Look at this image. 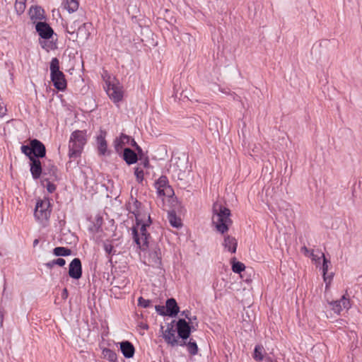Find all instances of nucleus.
Instances as JSON below:
<instances>
[{
	"instance_id": "1",
	"label": "nucleus",
	"mask_w": 362,
	"mask_h": 362,
	"mask_svg": "<svg viewBox=\"0 0 362 362\" xmlns=\"http://www.w3.org/2000/svg\"><path fill=\"white\" fill-rule=\"evenodd\" d=\"M230 216L229 209L219 203L214 204L212 223L217 231L223 234L228 230L229 226L232 224Z\"/></svg>"
},
{
	"instance_id": "22",
	"label": "nucleus",
	"mask_w": 362,
	"mask_h": 362,
	"mask_svg": "<svg viewBox=\"0 0 362 362\" xmlns=\"http://www.w3.org/2000/svg\"><path fill=\"white\" fill-rule=\"evenodd\" d=\"M223 245L225 249L228 251L232 253H235L236 252L238 242L235 238L230 235L226 236Z\"/></svg>"
},
{
	"instance_id": "2",
	"label": "nucleus",
	"mask_w": 362,
	"mask_h": 362,
	"mask_svg": "<svg viewBox=\"0 0 362 362\" xmlns=\"http://www.w3.org/2000/svg\"><path fill=\"white\" fill-rule=\"evenodd\" d=\"M151 224V217H148L141 221H136V225L132 227L134 240L140 249L145 250L148 247L150 234L147 232L146 228Z\"/></svg>"
},
{
	"instance_id": "40",
	"label": "nucleus",
	"mask_w": 362,
	"mask_h": 362,
	"mask_svg": "<svg viewBox=\"0 0 362 362\" xmlns=\"http://www.w3.org/2000/svg\"><path fill=\"white\" fill-rule=\"evenodd\" d=\"M89 27H90V25L88 23V26L86 27V29L83 30L82 33L81 34H78V36L81 35L82 37L87 40L90 35V33L88 31Z\"/></svg>"
},
{
	"instance_id": "10",
	"label": "nucleus",
	"mask_w": 362,
	"mask_h": 362,
	"mask_svg": "<svg viewBox=\"0 0 362 362\" xmlns=\"http://www.w3.org/2000/svg\"><path fill=\"white\" fill-rule=\"evenodd\" d=\"M155 187L157 193L160 196L170 197L173 193V189L168 183V180L165 176H161L155 183Z\"/></svg>"
},
{
	"instance_id": "34",
	"label": "nucleus",
	"mask_w": 362,
	"mask_h": 362,
	"mask_svg": "<svg viewBox=\"0 0 362 362\" xmlns=\"http://www.w3.org/2000/svg\"><path fill=\"white\" fill-rule=\"evenodd\" d=\"M151 301L148 299H144L142 297H139L138 299V305L142 308H146L150 306Z\"/></svg>"
},
{
	"instance_id": "50",
	"label": "nucleus",
	"mask_w": 362,
	"mask_h": 362,
	"mask_svg": "<svg viewBox=\"0 0 362 362\" xmlns=\"http://www.w3.org/2000/svg\"><path fill=\"white\" fill-rule=\"evenodd\" d=\"M38 243H39V240L38 239L34 240V241H33V246L34 247L37 246Z\"/></svg>"
},
{
	"instance_id": "38",
	"label": "nucleus",
	"mask_w": 362,
	"mask_h": 362,
	"mask_svg": "<svg viewBox=\"0 0 362 362\" xmlns=\"http://www.w3.org/2000/svg\"><path fill=\"white\" fill-rule=\"evenodd\" d=\"M155 309L159 315H163V316L167 315V313L165 311V307H164L163 305H156Z\"/></svg>"
},
{
	"instance_id": "39",
	"label": "nucleus",
	"mask_w": 362,
	"mask_h": 362,
	"mask_svg": "<svg viewBox=\"0 0 362 362\" xmlns=\"http://www.w3.org/2000/svg\"><path fill=\"white\" fill-rule=\"evenodd\" d=\"M181 315L184 316L189 321V322H192V315L189 310H183L181 313Z\"/></svg>"
},
{
	"instance_id": "18",
	"label": "nucleus",
	"mask_w": 362,
	"mask_h": 362,
	"mask_svg": "<svg viewBox=\"0 0 362 362\" xmlns=\"http://www.w3.org/2000/svg\"><path fill=\"white\" fill-rule=\"evenodd\" d=\"M120 349L125 358H132L134 354V347L133 344L128 341L120 343Z\"/></svg>"
},
{
	"instance_id": "27",
	"label": "nucleus",
	"mask_w": 362,
	"mask_h": 362,
	"mask_svg": "<svg viewBox=\"0 0 362 362\" xmlns=\"http://www.w3.org/2000/svg\"><path fill=\"white\" fill-rule=\"evenodd\" d=\"M310 257H311L312 261L316 264H319L320 263V259L325 257L324 253L320 250H312L310 254Z\"/></svg>"
},
{
	"instance_id": "33",
	"label": "nucleus",
	"mask_w": 362,
	"mask_h": 362,
	"mask_svg": "<svg viewBox=\"0 0 362 362\" xmlns=\"http://www.w3.org/2000/svg\"><path fill=\"white\" fill-rule=\"evenodd\" d=\"M21 149L22 153L27 156L30 160V158H34V156H33L32 146L30 144V146L23 145Z\"/></svg>"
},
{
	"instance_id": "12",
	"label": "nucleus",
	"mask_w": 362,
	"mask_h": 362,
	"mask_svg": "<svg viewBox=\"0 0 362 362\" xmlns=\"http://www.w3.org/2000/svg\"><path fill=\"white\" fill-rule=\"evenodd\" d=\"M69 275L74 279H78L82 276L81 262L78 258H74L69 264Z\"/></svg>"
},
{
	"instance_id": "51",
	"label": "nucleus",
	"mask_w": 362,
	"mask_h": 362,
	"mask_svg": "<svg viewBox=\"0 0 362 362\" xmlns=\"http://www.w3.org/2000/svg\"><path fill=\"white\" fill-rule=\"evenodd\" d=\"M2 321H3V315L2 313L0 312V326L2 325Z\"/></svg>"
},
{
	"instance_id": "31",
	"label": "nucleus",
	"mask_w": 362,
	"mask_h": 362,
	"mask_svg": "<svg viewBox=\"0 0 362 362\" xmlns=\"http://www.w3.org/2000/svg\"><path fill=\"white\" fill-rule=\"evenodd\" d=\"M102 354L103 358L107 361H112V358L117 357V354L115 351L106 348L103 350Z\"/></svg>"
},
{
	"instance_id": "47",
	"label": "nucleus",
	"mask_w": 362,
	"mask_h": 362,
	"mask_svg": "<svg viewBox=\"0 0 362 362\" xmlns=\"http://www.w3.org/2000/svg\"><path fill=\"white\" fill-rule=\"evenodd\" d=\"M68 297V291L66 288H64L62 293V298L63 299H66Z\"/></svg>"
},
{
	"instance_id": "42",
	"label": "nucleus",
	"mask_w": 362,
	"mask_h": 362,
	"mask_svg": "<svg viewBox=\"0 0 362 362\" xmlns=\"http://www.w3.org/2000/svg\"><path fill=\"white\" fill-rule=\"evenodd\" d=\"M141 160V164L146 168H148L149 167V160H148V158L147 157L144 158H142L141 156H140V159Z\"/></svg>"
},
{
	"instance_id": "11",
	"label": "nucleus",
	"mask_w": 362,
	"mask_h": 362,
	"mask_svg": "<svg viewBox=\"0 0 362 362\" xmlns=\"http://www.w3.org/2000/svg\"><path fill=\"white\" fill-rule=\"evenodd\" d=\"M329 305L334 313L339 315L344 309L348 310L351 308L350 299L344 295L340 300L330 302Z\"/></svg>"
},
{
	"instance_id": "9",
	"label": "nucleus",
	"mask_w": 362,
	"mask_h": 362,
	"mask_svg": "<svg viewBox=\"0 0 362 362\" xmlns=\"http://www.w3.org/2000/svg\"><path fill=\"white\" fill-rule=\"evenodd\" d=\"M106 92L114 103H118L122 100V86L115 80L107 82Z\"/></svg>"
},
{
	"instance_id": "45",
	"label": "nucleus",
	"mask_w": 362,
	"mask_h": 362,
	"mask_svg": "<svg viewBox=\"0 0 362 362\" xmlns=\"http://www.w3.org/2000/svg\"><path fill=\"white\" fill-rule=\"evenodd\" d=\"M47 190L49 192H52L55 190V186L53 184H51V183H49L47 185Z\"/></svg>"
},
{
	"instance_id": "3",
	"label": "nucleus",
	"mask_w": 362,
	"mask_h": 362,
	"mask_svg": "<svg viewBox=\"0 0 362 362\" xmlns=\"http://www.w3.org/2000/svg\"><path fill=\"white\" fill-rule=\"evenodd\" d=\"M86 141L87 139L85 132L76 130L72 132L69 144V156L71 159L76 160L81 157Z\"/></svg>"
},
{
	"instance_id": "5",
	"label": "nucleus",
	"mask_w": 362,
	"mask_h": 362,
	"mask_svg": "<svg viewBox=\"0 0 362 362\" xmlns=\"http://www.w3.org/2000/svg\"><path fill=\"white\" fill-rule=\"evenodd\" d=\"M51 213L50 203L47 199H39L36 202L34 216L35 219L44 226L46 225Z\"/></svg>"
},
{
	"instance_id": "32",
	"label": "nucleus",
	"mask_w": 362,
	"mask_h": 362,
	"mask_svg": "<svg viewBox=\"0 0 362 362\" xmlns=\"http://www.w3.org/2000/svg\"><path fill=\"white\" fill-rule=\"evenodd\" d=\"M245 269V264L240 262H234L232 265V270L234 273L240 274Z\"/></svg>"
},
{
	"instance_id": "15",
	"label": "nucleus",
	"mask_w": 362,
	"mask_h": 362,
	"mask_svg": "<svg viewBox=\"0 0 362 362\" xmlns=\"http://www.w3.org/2000/svg\"><path fill=\"white\" fill-rule=\"evenodd\" d=\"M88 23H83L78 20L72 22L69 25L66 27V31L70 35H76V37H78V34H81L83 30L86 29Z\"/></svg>"
},
{
	"instance_id": "4",
	"label": "nucleus",
	"mask_w": 362,
	"mask_h": 362,
	"mask_svg": "<svg viewBox=\"0 0 362 362\" xmlns=\"http://www.w3.org/2000/svg\"><path fill=\"white\" fill-rule=\"evenodd\" d=\"M50 78L54 88L59 90H64L66 88V80L64 73L60 70L59 61L57 57L50 62Z\"/></svg>"
},
{
	"instance_id": "48",
	"label": "nucleus",
	"mask_w": 362,
	"mask_h": 362,
	"mask_svg": "<svg viewBox=\"0 0 362 362\" xmlns=\"http://www.w3.org/2000/svg\"><path fill=\"white\" fill-rule=\"evenodd\" d=\"M112 250V247L111 245H106L105 246V251L108 253V254H110L111 253V251Z\"/></svg>"
},
{
	"instance_id": "43",
	"label": "nucleus",
	"mask_w": 362,
	"mask_h": 362,
	"mask_svg": "<svg viewBox=\"0 0 362 362\" xmlns=\"http://www.w3.org/2000/svg\"><path fill=\"white\" fill-rule=\"evenodd\" d=\"M56 265H59V267H63L66 264V261L62 258H58L54 259Z\"/></svg>"
},
{
	"instance_id": "6",
	"label": "nucleus",
	"mask_w": 362,
	"mask_h": 362,
	"mask_svg": "<svg viewBox=\"0 0 362 362\" xmlns=\"http://www.w3.org/2000/svg\"><path fill=\"white\" fill-rule=\"evenodd\" d=\"M127 210L129 213L134 214L136 221H141L150 217V214L141 203L133 197H131L128 202Z\"/></svg>"
},
{
	"instance_id": "41",
	"label": "nucleus",
	"mask_w": 362,
	"mask_h": 362,
	"mask_svg": "<svg viewBox=\"0 0 362 362\" xmlns=\"http://www.w3.org/2000/svg\"><path fill=\"white\" fill-rule=\"evenodd\" d=\"M129 143H130L131 146H132L133 147H134L136 148V150L138 151V153L139 154L142 153L141 148L136 144V142L134 141V139L131 138Z\"/></svg>"
},
{
	"instance_id": "35",
	"label": "nucleus",
	"mask_w": 362,
	"mask_h": 362,
	"mask_svg": "<svg viewBox=\"0 0 362 362\" xmlns=\"http://www.w3.org/2000/svg\"><path fill=\"white\" fill-rule=\"evenodd\" d=\"M134 175L139 182H141L144 180V171L140 168H136L134 170Z\"/></svg>"
},
{
	"instance_id": "21",
	"label": "nucleus",
	"mask_w": 362,
	"mask_h": 362,
	"mask_svg": "<svg viewBox=\"0 0 362 362\" xmlns=\"http://www.w3.org/2000/svg\"><path fill=\"white\" fill-rule=\"evenodd\" d=\"M130 139H131L130 136H129L124 134H122L119 138H117L115 140L114 146H115V151L117 153L121 151L124 145L129 144Z\"/></svg>"
},
{
	"instance_id": "29",
	"label": "nucleus",
	"mask_w": 362,
	"mask_h": 362,
	"mask_svg": "<svg viewBox=\"0 0 362 362\" xmlns=\"http://www.w3.org/2000/svg\"><path fill=\"white\" fill-rule=\"evenodd\" d=\"M185 346H187V351L190 354L195 355L197 354L198 346L195 341L190 339L188 342L186 341V344Z\"/></svg>"
},
{
	"instance_id": "19",
	"label": "nucleus",
	"mask_w": 362,
	"mask_h": 362,
	"mask_svg": "<svg viewBox=\"0 0 362 362\" xmlns=\"http://www.w3.org/2000/svg\"><path fill=\"white\" fill-rule=\"evenodd\" d=\"M29 14L33 23H35L36 21H41L45 18V11L40 6H32L30 8Z\"/></svg>"
},
{
	"instance_id": "14",
	"label": "nucleus",
	"mask_w": 362,
	"mask_h": 362,
	"mask_svg": "<svg viewBox=\"0 0 362 362\" xmlns=\"http://www.w3.org/2000/svg\"><path fill=\"white\" fill-rule=\"evenodd\" d=\"M32 146L33 156L34 158H43L46 154V149L45 145L37 139H33L30 141Z\"/></svg>"
},
{
	"instance_id": "20",
	"label": "nucleus",
	"mask_w": 362,
	"mask_h": 362,
	"mask_svg": "<svg viewBox=\"0 0 362 362\" xmlns=\"http://www.w3.org/2000/svg\"><path fill=\"white\" fill-rule=\"evenodd\" d=\"M122 157L128 165L136 163L138 160L137 154L133 150L129 148H124Z\"/></svg>"
},
{
	"instance_id": "16",
	"label": "nucleus",
	"mask_w": 362,
	"mask_h": 362,
	"mask_svg": "<svg viewBox=\"0 0 362 362\" xmlns=\"http://www.w3.org/2000/svg\"><path fill=\"white\" fill-rule=\"evenodd\" d=\"M30 173L33 179H38L42 174V165L39 159L30 158Z\"/></svg>"
},
{
	"instance_id": "8",
	"label": "nucleus",
	"mask_w": 362,
	"mask_h": 362,
	"mask_svg": "<svg viewBox=\"0 0 362 362\" xmlns=\"http://www.w3.org/2000/svg\"><path fill=\"white\" fill-rule=\"evenodd\" d=\"M176 329L178 337L181 339V340H179L180 346H183L189 337L192 329H194V325H189L185 319H180L177 322Z\"/></svg>"
},
{
	"instance_id": "13",
	"label": "nucleus",
	"mask_w": 362,
	"mask_h": 362,
	"mask_svg": "<svg viewBox=\"0 0 362 362\" xmlns=\"http://www.w3.org/2000/svg\"><path fill=\"white\" fill-rule=\"evenodd\" d=\"M35 29L39 35L43 39H49L53 35L52 28L45 22H37Z\"/></svg>"
},
{
	"instance_id": "37",
	"label": "nucleus",
	"mask_w": 362,
	"mask_h": 362,
	"mask_svg": "<svg viewBox=\"0 0 362 362\" xmlns=\"http://www.w3.org/2000/svg\"><path fill=\"white\" fill-rule=\"evenodd\" d=\"M150 257L153 259V262L156 264H159L160 263V257L157 251H153L150 253Z\"/></svg>"
},
{
	"instance_id": "24",
	"label": "nucleus",
	"mask_w": 362,
	"mask_h": 362,
	"mask_svg": "<svg viewBox=\"0 0 362 362\" xmlns=\"http://www.w3.org/2000/svg\"><path fill=\"white\" fill-rule=\"evenodd\" d=\"M79 6L78 0H66L64 4V8L66 9L69 13H73L78 10Z\"/></svg>"
},
{
	"instance_id": "25",
	"label": "nucleus",
	"mask_w": 362,
	"mask_h": 362,
	"mask_svg": "<svg viewBox=\"0 0 362 362\" xmlns=\"http://www.w3.org/2000/svg\"><path fill=\"white\" fill-rule=\"evenodd\" d=\"M264 349L262 345H257L255 347L253 358L257 361H261L264 358Z\"/></svg>"
},
{
	"instance_id": "7",
	"label": "nucleus",
	"mask_w": 362,
	"mask_h": 362,
	"mask_svg": "<svg viewBox=\"0 0 362 362\" xmlns=\"http://www.w3.org/2000/svg\"><path fill=\"white\" fill-rule=\"evenodd\" d=\"M175 321L168 323L165 326H160L162 337L164 341L171 346H180L178 337L176 336V330L174 329Z\"/></svg>"
},
{
	"instance_id": "44",
	"label": "nucleus",
	"mask_w": 362,
	"mask_h": 362,
	"mask_svg": "<svg viewBox=\"0 0 362 362\" xmlns=\"http://www.w3.org/2000/svg\"><path fill=\"white\" fill-rule=\"evenodd\" d=\"M54 265H56L54 259H53V260H52V261H50V262H47V263L45 264V266H46L47 268H49V269H51V268H52V267H53Z\"/></svg>"
},
{
	"instance_id": "52",
	"label": "nucleus",
	"mask_w": 362,
	"mask_h": 362,
	"mask_svg": "<svg viewBox=\"0 0 362 362\" xmlns=\"http://www.w3.org/2000/svg\"><path fill=\"white\" fill-rule=\"evenodd\" d=\"M117 357L112 358V361H108L109 362H117Z\"/></svg>"
},
{
	"instance_id": "53",
	"label": "nucleus",
	"mask_w": 362,
	"mask_h": 362,
	"mask_svg": "<svg viewBox=\"0 0 362 362\" xmlns=\"http://www.w3.org/2000/svg\"><path fill=\"white\" fill-rule=\"evenodd\" d=\"M268 360L269 361V362H276V361H272L270 358H269Z\"/></svg>"
},
{
	"instance_id": "23",
	"label": "nucleus",
	"mask_w": 362,
	"mask_h": 362,
	"mask_svg": "<svg viewBox=\"0 0 362 362\" xmlns=\"http://www.w3.org/2000/svg\"><path fill=\"white\" fill-rule=\"evenodd\" d=\"M97 144L100 155H105L107 150V145L105 136L102 134L97 136Z\"/></svg>"
},
{
	"instance_id": "17",
	"label": "nucleus",
	"mask_w": 362,
	"mask_h": 362,
	"mask_svg": "<svg viewBox=\"0 0 362 362\" xmlns=\"http://www.w3.org/2000/svg\"><path fill=\"white\" fill-rule=\"evenodd\" d=\"M165 309L167 315L171 317L175 316L180 312L177 303L173 298L166 300Z\"/></svg>"
},
{
	"instance_id": "30",
	"label": "nucleus",
	"mask_w": 362,
	"mask_h": 362,
	"mask_svg": "<svg viewBox=\"0 0 362 362\" xmlns=\"http://www.w3.org/2000/svg\"><path fill=\"white\" fill-rule=\"evenodd\" d=\"M26 0H16L15 3V10L18 15L23 13L25 9Z\"/></svg>"
},
{
	"instance_id": "36",
	"label": "nucleus",
	"mask_w": 362,
	"mask_h": 362,
	"mask_svg": "<svg viewBox=\"0 0 362 362\" xmlns=\"http://www.w3.org/2000/svg\"><path fill=\"white\" fill-rule=\"evenodd\" d=\"M329 263V262L325 257H324V259H323V264H322V269L323 277H324V281H327L326 274H327V272L328 271Z\"/></svg>"
},
{
	"instance_id": "49",
	"label": "nucleus",
	"mask_w": 362,
	"mask_h": 362,
	"mask_svg": "<svg viewBox=\"0 0 362 362\" xmlns=\"http://www.w3.org/2000/svg\"><path fill=\"white\" fill-rule=\"evenodd\" d=\"M196 320H197V317L195 315H192V322H189V321L187 322L189 323V325H190V324L192 325H193L194 321H196Z\"/></svg>"
},
{
	"instance_id": "28",
	"label": "nucleus",
	"mask_w": 362,
	"mask_h": 362,
	"mask_svg": "<svg viewBox=\"0 0 362 362\" xmlns=\"http://www.w3.org/2000/svg\"><path fill=\"white\" fill-rule=\"evenodd\" d=\"M168 220L173 227L177 228L182 226L181 219L177 218L174 212L168 213Z\"/></svg>"
},
{
	"instance_id": "26",
	"label": "nucleus",
	"mask_w": 362,
	"mask_h": 362,
	"mask_svg": "<svg viewBox=\"0 0 362 362\" xmlns=\"http://www.w3.org/2000/svg\"><path fill=\"white\" fill-rule=\"evenodd\" d=\"M71 250L64 247H57L53 250V254L57 257H66L70 255Z\"/></svg>"
},
{
	"instance_id": "46",
	"label": "nucleus",
	"mask_w": 362,
	"mask_h": 362,
	"mask_svg": "<svg viewBox=\"0 0 362 362\" xmlns=\"http://www.w3.org/2000/svg\"><path fill=\"white\" fill-rule=\"evenodd\" d=\"M301 251L305 255H309L310 256V251L309 250L305 247V246H303L301 247Z\"/></svg>"
}]
</instances>
